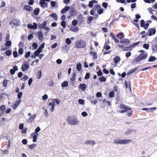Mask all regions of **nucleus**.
Listing matches in <instances>:
<instances>
[{"label":"nucleus","mask_w":157,"mask_h":157,"mask_svg":"<svg viewBox=\"0 0 157 157\" xmlns=\"http://www.w3.org/2000/svg\"><path fill=\"white\" fill-rule=\"evenodd\" d=\"M66 121L68 124L72 125H77L79 123V121L76 116L74 115L67 117Z\"/></svg>","instance_id":"f257e3e1"},{"label":"nucleus","mask_w":157,"mask_h":157,"mask_svg":"<svg viewBox=\"0 0 157 157\" xmlns=\"http://www.w3.org/2000/svg\"><path fill=\"white\" fill-rule=\"evenodd\" d=\"M139 52H141V54L136 58V62H140L142 60L146 59L147 56V53L145 52L143 50H141Z\"/></svg>","instance_id":"f03ea898"},{"label":"nucleus","mask_w":157,"mask_h":157,"mask_svg":"<svg viewBox=\"0 0 157 157\" xmlns=\"http://www.w3.org/2000/svg\"><path fill=\"white\" fill-rule=\"evenodd\" d=\"M132 140L128 139L124 140L116 139L114 140V143L116 144H126L130 143Z\"/></svg>","instance_id":"7ed1b4c3"},{"label":"nucleus","mask_w":157,"mask_h":157,"mask_svg":"<svg viewBox=\"0 0 157 157\" xmlns=\"http://www.w3.org/2000/svg\"><path fill=\"white\" fill-rule=\"evenodd\" d=\"M86 45L85 42L82 40L77 41L75 43V47L78 48H80L85 47Z\"/></svg>","instance_id":"20e7f679"},{"label":"nucleus","mask_w":157,"mask_h":157,"mask_svg":"<svg viewBox=\"0 0 157 157\" xmlns=\"http://www.w3.org/2000/svg\"><path fill=\"white\" fill-rule=\"evenodd\" d=\"M120 108L121 109V113H123L127 112L128 110H131V109L129 107H128L127 106L122 104H121L119 106Z\"/></svg>","instance_id":"39448f33"},{"label":"nucleus","mask_w":157,"mask_h":157,"mask_svg":"<svg viewBox=\"0 0 157 157\" xmlns=\"http://www.w3.org/2000/svg\"><path fill=\"white\" fill-rule=\"evenodd\" d=\"M19 129L22 130L21 133L23 134H25L27 130L26 128H24V124L23 123H21L19 125Z\"/></svg>","instance_id":"423d86ee"},{"label":"nucleus","mask_w":157,"mask_h":157,"mask_svg":"<svg viewBox=\"0 0 157 157\" xmlns=\"http://www.w3.org/2000/svg\"><path fill=\"white\" fill-rule=\"evenodd\" d=\"M29 67L28 62H25L22 65L21 69L23 71H27Z\"/></svg>","instance_id":"0eeeda50"},{"label":"nucleus","mask_w":157,"mask_h":157,"mask_svg":"<svg viewBox=\"0 0 157 157\" xmlns=\"http://www.w3.org/2000/svg\"><path fill=\"white\" fill-rule=\"evenodd\" d=\"M21 102V100H17L14 102V104L12 106V107L13 109L15 110L19 106Z\"/></svg>","instance_id":"6e6552de"},{"label":"nucleus","mask_w":157,"mask_h":157,"mask_svg":"<svg viewBox=\"0 0 157 157\" xmlns=\"http://www.w3.org/2000/svg\"><path fill=\"white\" fill-rule=\"evenodd\" d=\"M30 135L33 138V142H36L37 141V137L38 135V134L34 132L31 133Z\"/></svg>","instance_id":"1a4fd4ad"},{"label":"nucleus","mask_w":157,"mask_h":157,"mask_svg":"<svg viewBox=\"0 0 157 157\" xmlns=\"http://www.w3.org/2000/svg\"><path fill=\"white\" fill-rule=\"evenodd\" d=\"M28 28L31 29H36L37 28V24L35 23H33V25L29 24L27 26Z\"/></svg>","instance_id":"9d476101"},{"label":"nucleus","mask_w":157,"mask_h":157,"mask_svg":"<svg viewBox=\"0 0 157 157\" xmlns=\"http://www.w3.org/2000/svg\"><path fill=\"white\" fill-rule=\"evenodd\" d=\"M55 106V105H54V103H53L52 101L48 103V107L49 108V109L52 112L53 111Z\"/></svg>","instance_id":"9b49d317"},{"label":"nucleus","mask_w":157,"mask_h":157,"mask_svg":"<svg viewBox=\"0 0 157 157\" xmlns=\"http://www.w3.org/2000/svg\"><path fill=\"white\" fill-rule=\"evenodd\" d=\"M71 31L75 32L79 30V28L76 26H71L70 28Z\"/></svg>","instance_id":"f8f14e48"},{"label":"nucleus","mask_w":157,"mask_h":157,"mask_svg":"<svg viewBox=\"0 0 157 157\" xmlns=\"http://www.w3.org/2000/svg\"><path fill=\"white\" fill-rule=\"evenodd\" d=\"M85 144L87 145L94 146L95 144V142L94 140H88L85 142Z\"/></svg>","instance_id":"ddd939ff"},{"label":"nucleus","mask_w":157,"mask_h":157,"mask_svg":"<svg viewBox=\"0 0 157 157\" xmlns=\"http://www.w3.org/2000/svg\"><path fill=\"white\" fill-rule=\"evenodd\" d=\"M40 4L41 6L43 8H45L47 6V3L45 2V0H40Z\"/></svg>","instance_id":"4468645a"},{"label":"nucleus","mask_w":157,"mask_h":157,"mask_svg":"<svg viewBox=\"0 0 157 157\" xmlns=\"http://www.w3.org/2000/svg\"><path fill=\"white\" fill-rule=\"evenodd\" d=\"M148 31H149V36H151L152 35L154 34L156 32V31H155V29L154 28H151V29H149Z\"/></svg>","instance_id":"2eb2a0df"},{"label":"nucleus","mask_w":157,"mask_h":157,"mask_svg":"<svg viewBox=\"0 0 157 157\" xmlns=\"http://www.w3.org/2000/svg\"><path fill=\"white\" fill-rule=\"evenodd\" d=\"M90 54L93 56V59H96L97 58V54L96 52L91 51L90 52Z\"/></svg>","instance_id":"dca6fc26"},{"label":"nucleus","mask_w":157,"mask_h":157,"mask_svg":"<svg viewBox=\"0 0 157 157\" xmlns=\"http://www.w3.org/2000/svg\"><path fill=\"white\" fill-rule=\"evenodd\" d=\"M38 39L40 40L41 42L43 40V33L42 32L40 31L38 33Z\"/></svg>","instance_id":"f3484780"},{"label":"nucleus","mask_w":157,"mask_h":157,"mask_svg":"<svg viewBox=\"0 0 157 157\" xmlns=\"http://www.w3.org/2000/svg\"><path fill=\"white\" fill-rule=\"evenodd\" d=\"M120 42L121 43L124 44H128L130 42L128 39H124L120 40Z\"/></svg>","instance_id":"a211bd4d"},{"label":"nucleus","mask_w":157,"mask_h":157,"mask_svg":"<svg viewBox=\"0 0 157 157\" xmlns=\"http://www.w3.org/2000/svg\"><path fill=\"white\" fill-rule=\"evenodd\" d=\"M23 43L21 42H20L19 44L20 48L18 51V53L19 54L21 55L23 54V49L21 48L23 46Z\"/></svg>","instance_id":"6ab92c4d"},{"label":"nucleus","mask_w":157,"mask_h":157,"mask_svg":"<svg viewBox=\"0 0 157 157\" xmlns=\"http://www.w3.org/2000/svg\"><path fill=\"white\" fill-rule=\"evenodd\" d=\"M47 25V22L44 21L42 24H40L38 26V28L40 29H44Z\"/></svg>","instance_id":"aec40b11"},{"label":"nucleus","mask_w":157,"mask_h":157,"mask_svg":"<svg viewBox=\"0 0 157 157\" xmlns=\"http://www.w3.org/2000/svg\"><path fill=\"white\" fill-rule=\"evenodd\" d=\"M110 36L112 37V39L115 41V42L116 43H118L119 42V40L116 38V36L113 33H110Z\"/></svg>","instance_id":"412c9836"},{"label":"nucleus","mask_w":157,"mask_h":157,"mask_svg":"<svg viewBox=\"0 0 157 157\" xmlns=\"http://www.w3.org/2000/svg\"><path fill=\"white\" fill-rule=\"evenodd\" d=\"M78 87L83 91L85 90L86 88V84L84 83L80 84Z\"/></svg>","instance_id":"4be33fe9"},{"label":"nucleus","mask_w":157,"mask_h":157,"mask_svg":"<svg viewBox=\"0 0 157 157\" xmlns=\"http://www.w3.org/2000/svg\"><path fill=\"white\" fill-rule=\"evenodd\" d=\"M70 8L69 6H66L65 8L63 9L61 11V13H64L66 12L67 11L69 10Z\"/></svg>","instance_id":"5701e85b"},{"label":"nucleus","mask_w":157,"mask_h":157,"mask_svg":"<svg viewBox=\"0 0 157 157\" xmlns=\"http://www.w3.org/2000/svg\"><path fill=\"white\" fill-rule=\"evenodd\" d=\"M121 59L118 56H116L114 59V61L116 64L120 61Z\"/></svg>","instance_id":"b1692460"},{"label":"nucleus","mask_w":157,"mask_h":157,"mask_svg":"<svg viewBox=\"0 0 157 157\" xmlns=\"http://www.w3.org/2000/svg\"><path fill=\"white\" fill-rule=\"evenodd\" d=\"M12 24H14L16 26H18L19 25L20 22L18 21L17 20H13L11 22Z\"/></svg>","instance_id":"393cba45"},{"label":"nucleus","mask_w":157,"mask_h":157,"mask_svg":"<svg viewBox=\"0 0 157 157\" xmlns=\"http://www.w3.org/2000/svg\"><path fill=\"white\" fill-rule=\"evenodd\" d=\"M42 51L41 50H40V49H38L37 50L35 51L34 54L36 56H39L40 53Z\"/></svg>","instance_id":"a878e982"},{"label":"nucleus","mask_w":157,"mask_h":157,"mask_svg":"<svg viewBox=\"0 0 157 157\" xmlns=\"http://www.w3.org/2000/svg\"><path fill=\"white\" fill-rule=\"evenodd\" d=\"M117 36L120 39H121L124 37V34L122 33H119L117 35Z\"/></svg>","instance_id":"bb28decb"},{"label":"nucleus","mask_w":157,"mask_h":157,"mask_svg":"<svg viewBox=\"0 0 157 157\" xmlns=\"http://www.w3.org/2000/svg\"><path fill=\"white\" fill-rule=\"evenodd\" d=\"M82 65L81 64L79 63L77 64L76 65V68L78 71H80L82 69Z\"/></svg>","instance_id":"cd10ccee"},{"label":"nucleus","mask_w":157,"mask_h":157,"mask_svg":"<svg viewBox=\"0 0 157 157\" xmlns=\"http://www.w3.org/2000/svg\"><path fill=\"white\" fill-rule=\"evenodd\" d=\"M24 8L28 11H29L31 10V7L29 5L25 6L24 7Z\"/></svg>","instance_id":"c85d7f7f"},{"label":"nucleus","mask_w":157,"mask_h":157,"mask_svg":"<svg viewBox=\"0 0 157 157\" xmlns=\"http://www.w3.org/2000/svg\"><path fill=\"white\" fill-rule=\"evenodd\" d=\"M156 59L155 57L154 56H151L149 59H148V61L149 62H153Z\"/></svg>","instance_id":"c756f323"},{"label":"nucleus","mask_w":157,"mask_h":157,"mask_svg":"<svg viewBox=\"0 0 157 157\" xmlns=\"http://www.w3.org/2000/svg\"><path fill=\"white\" fill-rule=\"evenodd\" d=\"M6 108L5 106L4 105H2L0 107V111L2 113H3L5 110Z\"/></svg>","instance_id":"7c9ffc66"},{"label":"nucleus","mask_w":157,"mask_h":157,"mask_svg":"<svg viewBox=\"0 0 157 157\" xmlns=\"http://www.w3.org/2000/svg\"><path fill=\"white\" fill-rule=\"evenodd\" d=\"M52 102L54 103V105H55V103H56L57 105H59L60 103V101L59 100L57 99H53L52 100Z\"/></svg>","instance_id":"2f4dec72"},{"label":"nucleus","mask_w":157,"mask_h":157,"mask_svg":"<svg viewBox=\"0 0 157 157\" xmlns=\"http://www.w3.org/2000/svg\"><path fill=\"white\" fill-rule=\"evenodd\" d=\"M68 82L67 81L63 82L61 84L62 87H66L68 86Z\"/></svg>","instance_id":"473e14b6"},{"label":"nucleus","mask_w":157,"mask_h":157,"mask_svg":"<svg viewBox=\"0 0 157 157\" xmlns=\"http://www.w3.org/2000/svg\"><path fill=\"white\" fill-rule=\"evenodd\" d=\"M69 49V48L68 46L67 45H65L64 46L63 48L62 49V51H64L65 50L67 52L68 51Z\"/></svg>","instance_id":"72a5a7b5"},{"label":"nucleus","mask_w":157,"mask_h":157,"mask_svg":"<svg viewBox=\"0 0 157 157\" xmlns=\"http://www.w3.org/2000/svg\"><path fill=\"white\" fill-rule=\"evenodd\" d=\"M93 17L92 16H89L88 17V21L87 23H90L91 22V21L93 20Z\"/></svg>","instance_id":"f704fd0d"},{"label":"nucleus","mask_w":157,"mask_h":157,"mask_svg":"<svg viewBox=\"0 0 157 157\" xmlns=\"http://www.w3.org/2000/svg\"><path fill=\"white\" fill-rule=\"evenodd\" d=\"M6 42L5 45L7 46H9L11 45L12 42L10 40L5 41Z\"/></svg>","instance_id":"c9c22d12"},{"label":"nucleus","mask_w":157,"mask_h":157,"mask_svg":"<svg viewBox=\"0 0 157 157\" xmlns=\"http://www.w3.org/2000/svg\"><path fill=\"white\" fill-rule=\"evenodd\" d=\"M31 52H27L25 55V57L26 58H28L30 56Z\"/></svg>","instance_id":"e433bc0d"},{"label":"nucleus","mask_w":157,"mask_h":157,"mask_svg":"<svg viewBox=\"0 0 157 157\" xmlns=\"http://www.w3.org/2000/svg\"><path fill=\"white\" fill-rule=\"evenodd\" d=\"M36 146V144H33L29 145V148L31 149H32L35 147Z\"/></svg>","instance_id":"4c0bfd02"},{"label":"nucleus","mask_w":157,"mask_h":157,"mask_svg":"<svg viewBox=\"0 0 157 157\" xmlns=\"http://www.w3.org/2000/svg\"><path fill=\"white\" fill-rule=\"evenodd\" d=\"M99 80L101 82H105L106 81V78L104 76H101L99 78Z\"/></svg>","instance_id":"58836bf2"},{"label":"nucleus","mask_w":157,"mask_h":157,"mask_svg":"<svg viewBox=\"0 0 157 157\" xmlns=\"http://www.w3.org/2000/svg\"><path fill=\"white\" fill-rule=\"evenodd\" d=\"M50 16L52 17L55 20H56L57 19V17L56 14L55 13H53L50 14Z\"/></svg>","instance_id":"ea45409f"},{"label":"nucleus","mask_w":157,"mask_h":157,"mask_svg":"<svg viewBox=\"0 0 157 157\" xmlns=\"http://www.w3.org/2000/svg\"><path fill=\"white\" fill-rule=\"evenodd\" d=\"M40 9L39 8L36 9L34 11V13L35 15H37L39 13Z\"/></svg>","instance_id":"a19ab883"},{"label":"nucleus","mask_w":157,"mask_h":157,"mask_svg":"<svg viewBox=\"0 0 157 157\" xmlns=\"http://www.w3.org/2000/svg\"><path fill=\"white\" fill-rule=\"evenodd\" d=\"M44 46H45V43H43L42 44H41L40 45V46L38 48V49H40V50H41L42 51V50L44 48Z\"/></svg>","instance_id":"79ce46f5"},{"label":"nucleus","mask_w":157,"mask_h":157,"mask_svg":"<svg viewBox=\"0 0 157 157\" xmlns=\"http://www.w3.org/2000/svg\"><path fill=\"white\" fill-rule=\"evenodd\" d=\"M114 92L113 91L110 92L109 94V96L110 98H113L114 96Z\"/></svg>","instance_id":"37998d69"},{"label":"nucleus","mask_w":157,"mask_h":157,"mask_svg":"<svg viewBox=\"0 0 157 157\" xmlns=\"http://www.w3.org/2000/svg\"><path fill=\"white\" fill-rule=\"evenodd\" d=\"M42 75V72L41 71H38L37 73V78L38 79H40Z\"/></svg>","instance_id":"c03bdc74"},{"label":"nucleus","mask_w":157,"mask_h":157,"mask_svg":"<svg viewBox=\"0 0 157 157\" xmlns=\"http://www.w3.org/2000/svg\"><path fill=\"white\" fill-rule=\"evenodd\" d=\"M78 23V22L76 20H74L72 21V25H73V26H76V25Z\"/></svg>","instance_id":"a18cd8bd"},{"label":"nucleus","mask_w":157,"mask_h":157,"mask_svg":"<svg viewBox=\"0 0 157 157\" xmlns=\"http://www.w3.org/2000/svg\"><path fill=\"white\" fill-rule=\"evenodd\" d=\"M36 115L34 114L32 116H31L29 118V120L31 121H33L35 118L36 117Z\"/></svg>","instance_id":"49530a36"},{"label":"nucleus","mask_w":157,"mask_h":157,"mask_svg":"<svg viewBox=\"0 0 157 157\" xmlns=\"http://www.w3.org/2000/svg\"><path fill=\"white\" fill-rule=\"evenodd\" d=\"M29 77L28 76L26 75H25L24 76L21 78V80H23L24 81L28 79Z\"/></svg>","instance_id":"de8ad7c7"},{"label":"nucleus","mask_w":157,"mask_h":157,"mask_svg":"<svg viewBox=\"0 0 157 157\" xmlns=\"http://www.w3.org/2000/svg\"><path fill=\"white\" fill-rule=\"evenodd\" d=\"M66 42L67 44L68 45H69L71 43V41L69 38H67L66 39Z\"/></svg>","instance_id":"09e8293b"},{"label":"nucleus","mask_w":157,"mask_h":157,"mask_svg":"<svg viewBox=\"0 0 157 157\" xmlns=\"http://www.w3.org/2000/svg\"><path fill=\"white\" fill-rule=\"evenodd\" d=\"M8 82V80L7 79L4 80L3 82V85L4 87H6Z\"/></svg>","instance_id":"8fccbe9b"},{"label":"nucleus","mask_w":157,"mask_h":157,"mask_svg":"<svg viewBox=\"0 0 157 157\" xmlns=\"http://www.w3.org/2000/svg\"><path fill=\"white\" fill-rule=\"evenodd\" d=\"M32 46L34 49H36L38 47V45L36 43H34L33 44Z\"/></svg>","instance_id":"3c124183"},{"label":"nucleus","mask_w":157,"mask_h":157,"mask_svg":"<svg viewBox=\"0 0 157 157\" xmlns=\"http://www.w3.org/2000/svg\"><path fill=\"white\" fill-rule=\"evenodd\" d=\"M11 51L10 50H8L5 52V54L7 56H10L11 54Z\"/></svg>","instance_id":"603ef678"},{"label":"nucleus","mask_w":157,"mask_h":157,"mask_svg":"<svg viewBox=\"0 0 157 157\" xmlns=\"http://www.w3.org/2000/svg\"><path fill=\"white\" fill-rule=\"evenodd\" d=\"M78 102L79 104L81 105H84V100L82 99H79L78 100Z\"/></svg>","instance_id":"864d4df0"},{"label":"nucleus","mask_w":157,"mask_h":157,"mask_svg":"<svg viewBox=\"0 0 157 157\" xmlns=\"http://www.w3.org/2000/svg\"><path fill=\"white\" fill-rule=\"evenodd\" d=\"M61 25L64 28H65L66 25V23L64 21H62L61 23Z\"/></svg>","instance_id":"5fc2aeb1"},{"label":"nucleus","mask_w":157,"mask_h":157,"mask_svg":"<svg viewBox=\"0 0 157 157\" xmlns=\"http://www.w3.org/2000/svg\"><path fill=\"white\" fill-rule=\"evenodd\" d=\"M23 93L22 92H20L17 94V98L18 99H20L22 97Z\"/></svg>","instance_id":"6e6d98bb"},{"label":"nucleus","mask_w":157,"mask_h":157,"mask_svg":"<svg viewBox=\"0 0 157 157\" xmlns=\"http://www.w3.org/2000/svg\"><path fill=\"white\" fill-rule=\"evenodd\" d=\"M41 130V129L40 127H37L35 130V132L38 133V132H40Z\"/></svg>","instance_id":"4d7b16f0"},{"label":"nucleus","mask_w":157,"mask_h":157,"mask_svg":"<svg viewBox=\"0 0 157 157\" xmlns=\"http://www.w3.org/2000/svg\"><path fill=\"white\" fill-rule=\"evenodd\" d=\"M103 9L102 8H100L98 10V14H100L103 13Z\"/></svg>","instance_id":"13d9d810"},{"label":"nucleus","mask_w":157,"mask_h":157,"mask_svg":"<svg viewBox=\"0 0 157 157\" xmlns=\"http://www.w3.org/2000/svg\"><path fill=\"white\" fill-rule=\"evenodd\" d=\"M104 48V49H105L106 50H108L110 48V47L109 46L106 44H105Z\"/></svg>","instance_id":"bf43d9fd"},{"label":"nucleus","mask_w":157,"mask_h":157,"mask_svg":"<svg viewBox=\"0 0 157 157\" xmlns=\"http://www.w3.org/2000/svg\"><path fill=\"white\" fill-rule=\"evenodd\" d=\"M157 109L156 107H153L149 109V111L151 112H153L154 111H155Z\"/></svg>","instance_id":"052dcab7"},{"label":"nucleus","mask_w":157,"mask_h":157,"mask_svg":"<svg viewBox=\"0 0 157 157\" xmlns=\"http://www.w3.org/2000/svg\"><path fill=\"white\" fill-rule=\"evenodd\" d=\"M96 96L97 97H101L102 96V94L100 92H98L96 93Z\"/></svg>","instance_id":"680f3d73"},{"label":"nucleus","mask_w":157,"mask_h":157,"mask_svg":"<svg viewBox=\"0 0 157 157\" xmlns=\"http://www.w3.org/2000/svg\"><path fill=\"white\" fill-rule=\"evenodd\" d=\"M48 98V96L47 95L45 94L42 97V98L43 100H46Z\"/></svg>","instance_id":"e2e57ef3"},{"label":"nucleus","mask_w":157,"mask_h":157,"mask_svg":"<svg viewBox=\"0 0 157 157\" xmlns=\"http://www.w3.org/2000/svg\"><path fill=\"white\" fill-rule=\"evenodd\" d=\"M81 115L83 117H85L88 116V114L86 112H83L82 113Z\"/></svg>","instance_id":"0e129e2a"},{"label":"nucleus","mask_w":157,"mask_h":157,"mask_svg":"<svg viewBox=\"0 0 157 157\" xmlns=\"http://www.w3.org/2000/svg\"><path fill=\"white\" fill-rule=\"evenodd\" d=\"M149 44H145L143 45V47L146 49H148L149 47Z\"/></svg>","instance_id":"69168bd1"},{"label":"nucleus","mask_w":157,"mask_h":157,"mask_svg":"<svg viewBox=\"0 0 157 157\" xmlns=\"http://www.w3.org/2000/svg\"><path fill=\"white\" fill-rule=\"evenodd\" d=\"M97 74L98 76H101L103 74L102 72L100 70L98 71L97 72Z\"/></svg>","instance_id":"338daca9"},{"label":"nucleus","mask_w":157,"mask_h":157,"mask_svg":"<svg viewBox=\"0 0 157 157\" xmlns=\"http://www.w3.org/2000/svg\"><path fill=\"white\" fill-rule=\"evenodd\" d=\"M152 49L154 51H157V44L152 48Z\"/></svg>","instance_id":"774afa93"}]
</instances>
